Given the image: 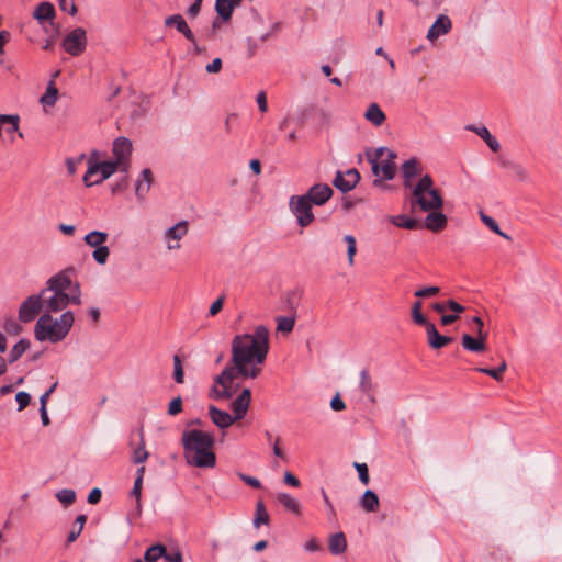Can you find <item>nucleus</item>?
I'll return each instance as SVG.
<instances>
[{"instance_id":"obj_1","label":"nucleus","mask_w":562,"mask_h":562,"mask_svg":"<svg viewBox=\"0 0 562 562\" xmlns=\"http://www.w3.org/2000/svg\"><path fill=\"white\" fill-rule=\"evenodd\" d=\"M269 352V330L260 325L251 334H240L231 342V360L215 378L211 394L216 400L231 398L239 390V379H256Z\"/></svg>"},{"instance_id":"obj_2","label":"nucleus","mask_w":562,"mask_h":562,"mask_svg":"<svg viewBox=\"0 0 562 562\" xmlns=\"http://www.w3.org/2000/svg\"><path fill=\"white\" fill-rule=\"evenodd\" d=\"M72 271V268L64 269L47 280L46 288L41 291L45 313H58L69 304L82 303L80 284L70 277Z\"/></svg>"},{"instance_id":"obj_3","label":"nucleus","mask_w":562,"mask_h":562,"mask_svg":"<svg viewBox=\"0 0 562 562\" xmlns=\"http://www.w3.org/2000/svg\"><path fill=\"white\" fill-rule=\"evenodd\" d=\"M112 158L110 160L93 161L89 159L88 169L83 176L87 187L101 183L113 173H128L131 168L132 143H112Z\"/></svg>"},{"instance_id":"obj_4","label":"nucleus","mask_w":562,"mask_h":562,"mask_svg":"<svg viewBox=\"0 0 562 562\" xmlns=\"http://www.w3.org/2000/svg\"><path fill=\"white\" fill-rule=\"evenodd\" d=\"M183 454L187 463L201 469H212L216 465L213 451L214 435L199 429L184 430L181 436Z\"/></svg>"},{"instance_id":"obj_5","label":"nucleus","mask_w":562,"mask_h":562,"mask_svg":"<svg viewBox=\"0 0 562 562\" xmlns=\"http://www.w3.org/2000/svg\"><path fill=\"white\" fill-rule=\"evenodd\" d=\"M75 323V314L65 311L58 318L50 314H42L34 326V337L37 341L57 344L63 341L70 333Z\"/></svg>"},{"instance_id":"obj_6","label":"nucleus","mask_w":562,"mask_h":562,"mask_svg":"<svg viewBox=\"0 0 562 562\" xmlns=\"http://www.w3.org/2000/svg\"><path fill=\"white\" fill-rule=\"evenodd\" d=\"M443 200L434 188V181L429 175H425L415 186L412 192L411 205L414 209L418 206L424 212L440 210Z\"/></svg>"},{"instance_id":"obj_7","label":"nucleus","mask_w":562,"mask_h":562,"mask_svg":"<svg viewBox=\"0 0 562 562\" xmlns=\"http://www.w3.org/2000/svg\"><path fill=\"white\" fill-rule=\"evenodd\" d=\"M367 159L371 165V170L375 179L373 184H380L381 180H391L395 175V162L394 158L396 155L386 147H380L376 149H368Z\"/></svg>"},{"instance_id":"obj_8","label":"nucleus","mask_w":562,"mask_h":562,"mask_svg":"<svg viewBox=\"0 0 562 562\" xmlns=\"http://www.w3.org/2000/svg\"><path fill=\"white\" fill-rule=\"evenodd\" d=\"M312 206L313 204L303 194L292 195L289 199V209L295 216L297 225L302 228L307 227L315 220Z\"/></svg>"},{"instance_id":"obj_9","label":"nucleus","mask_w":562,"mask_h":562,"mask_svg":"<svg viewBox=\"0 0 562 562\" xmlns=\"http://www.w3.org/2000/svg\"><path fill=\"white\" fill-rule=\"evenodd\" d=\"M63 48L71 56L81 55L87 47V33L82 27L69 32L61 43Z\"/></svg>"},{"instance_id":"obj_10","label":"nucleus","mask_w":562,"mask_h":562,"mask_svg":"<svg viewBox=\"0 0 562 562\" xmlns=\"http://www.w3.org/2000/svg\"><path fill=\"white\" fill-rule=\"evenodd\" d=\"M42 307H44L42 292L36 295H30L19 307V319L23 323L33 321Z\"/></svg>"},{"instance_id":"obj_11","label":"nucleus","mask_w":562,"mask_h":562,"mask_svg":"<svg viewBox=\"0 0 562 562\" xmlns=\"http://www.w3.org/2000/svg\"><path fill=\"white\" fill-rule=\"evenodd\" d=\"M189 232V223L180 221L164 233V240L168 250H177L181 247L180 240Z\"/></svg>"},{"instance_id":"obj_12","label":"nucleus","mask_w":562,"mask_h":562,"mask_svg":"<svg viewBox=\"0 0 562 562\" xmlns=\"http://www.w3.org/2000/svg\"><path fill=\"white\" fill-rule=\"evenodd\" d=\"M20 116L16 114H0V138H24L19 130Z\"/></svg>"},{"instance_id":"obj_13","label":"nucleus","mask_w":562,"mask_h":562,"mask_svg":"<svg viewBox=\"0 0 562 562\" xmlns=\"http://www.w3.org/2000/svg\"><path fill=\"white\" fill-rule=\"evenodd\" d=\"M360 180V173L357 169L351 168L347 171H337L333 180V184L342 193L351 191Z\"/></svg>"},{"instance_id":"obj_14","label":"nucleus","mask_w":562,"mask_h":562,"mask_svg":"<svg viewBox=\"0 0 562 562\" xmlns=\"http://www.w3.org/2000/svg\"><path fill=\"white\" fill-rule=\"evenodd\" d=\"M334 194V190L326 183H316L303 194L307 200L316 206L327 203Z\"/></svg>"},{"instance_id":"obj_15","label":"nucleus","mask_w":562,"mask_h":562,"mask_svg":"<svg viewBox=\"0 0 562 562\" xmlns=\"http://www.w3.org/2000/svg\"><path fill=\"white\" fill-rule=\"evenodd\" d=\"M476 337L463 334L461 338L462 347L471 352H483L486 350L487 333L484 330H474Z\"/></svg>"},{"instance_id":"obj_16","label":"nucleus","mask_w":562,"mask_h":562,"mask_svg":"<svg viewBox=\"0 0 562 562\" xmlns=\"http://www.w3.org/2000/svg\"><path fill=\"white\" fill-rule=\"evenodd\" d=\"M251 402V392L249 389H244L240 394L233 401L231 404L233 411V417L236 420L243 419L248 409Z\"/></svg>"},{"instance_id":"obj_17","label":"nucleus","mask_w":562,"mask_h":562,"mask_svg":"<svg viewBox=\"0 0 562 562\" xmlns=\"http://www.w3.org/2000/svg\"><path fill=\"white\" fill-rule=\"evenodd\" d=\"M452 27L451 20L448 15L441 14L437 18L435 23L430 26L427 33V38L429 41H435L439 36L449 33Z\"/></svg>"},{"instance_id":"obj_18","label":"nucleus","mask_w":562,"mask_h":562,"mask_svg":"<svg viewBox=\"0 0 562 562\" xmlns=\"http://www.w3.org/2000/svg\"><path fill=\"white\" fill-rule=\"evenodd\" d=\"M209 416L212 423L220 429H226L231 427L236 419L229 413L218 409L214 405L209 406Z\"/></svg>"},{"instance_id":"obj_19","label":"nucleus","mask_w":562,"mask_h":562,"mask_svg":"<svg viewBox=\"0 0 562 562\" xmlns=\"http://www.w3.org/2000/svg\"><path fill=\"white\" fill-rule=\"evenodd\" d=\"M153 173L150 169H144L135 182V195L139 201H143L150 190L153 183Z\"/></svg>"},{"instance_id":"obj_20","label":"nucleus","mask_w":562,"mask_h":562,"mask_svg":"<svg viewBox=\"0 0 562 562\" xmlns=\"http://www.w3.org/2000/svg\"><path fill=\"white\" fill-rule=\"evenodd\" d=\"M165 24L167 26H175L178 30V32L183 34V36L188 41L195 44L194 34L192 33L191 29L189 27L188 23L186 22V20L183 19V16L181 14H173V15L168 16L165 20Z\"/></svg>"},{"instance_id":"obj_21","label":"nucleus","mask_w":562,"mask_h":562,"mask_svg":"<svg viewBox=\"0 0 562 562\" xmlns=\"http://www.w3.org/2000/svg\"><path fill=\"white\" fill-rule=\"evenodd\" d=\"M425 328L428 344L434 349H440L452 341L451 337L440 335L432 323H428Z\"/></svg>"},{"instance_id":"obj_22","label":"nucleus","mask_w":562,"mask_h":562,"mask_svg":"<svg viewBox=\"0 0 562 562\" xmlns=\"http://www.w3.org/2000/svg\"><path fill=\"white\" fill-rule=\"evenodd\" d=\"M425 226L431 232H440L447 226V216L438 210L430 211L425 218Z\"/></svg>"},{"instance_id":"obj_23","label":"nucleus","mask_w":562,"mask_h":562,"mask_svg":"<svg viewBox=\"0 0 562 562\" xmlns=\"http://www.w3.org/2000/svg\"><path fill=\"white\" fill-rule=\"evenodd\" d=\"M33 18L37 20L41 24L46 21L52 22L55 18V8L50 2L43 1L41 2L33 12Z\"/></svg>"},{"instance_id":"obj_24","label":"nucleus","mask_w":562,"mask_h":562,"mask_svg":"<svg viewBox=\"0 0 562 562\" xmlns=\"http://www.w3.org/2000/svg\"><path fill=\"white\" fill-rule=\"evenodd\" d=\"M328 549L335 555L341 554L346 551L347 540L344 532L340 531L329 536Z\"/></svg>"},{"instance_id":"obj_25","label":"nucleus","mask_w":562,"mask_h":562,"mask_svg":"<svg viewBox=\"0 0 562 562\" xmlns=\"http://www.w3.org/2000/svg\"><path fill=\"white\" fill-rule=\"evenodd\" d=\"M359 387L361 392L367 395L370 402L375 403V397L373 395L374 392V385L372 382V379L368 372V370H362L360 372V382Z\"/></svg>"},{"instance_id":"obj_26","label":"nucleus","mask_w":562,"mask_h":562,"mask_svg":"<svg viewBox=\"0 0 562 562\" xmlns=\"http://www.w3.org/2000/svg\"><path fill=\"white\" fill-rule=\"evenodd\" d=\"M138 436H139V442L133 449L132 461L134 463H136V464H143L148 459L149 453H148V451L146 450V447H145V439H144L143 429H140L138 431Z\"/></svg>"},{"instance_id":"obj_27","label":"nucleus","mask_w":562,"mask_h":562,"mask_svg":"<svg viewBox=\"0 0 562 562\" xmlns=\"http://www.w3.org/2000/svg\"><path fill=\"white\" fill-rule=\"evenodd\" d=\"M277 499L286 510H289L295 515L301 514L300 503L294 497H292L290 494L279 493L277 495Z\"/></svg>"},{"instance_id":"obj_28","label":"nucleus","mask_w":562,"mask_h":562,"mask_svg":"<svg viewBox=\"0 0 562 562\" xmlns=\"http://www.w3.org/2000/svg\"><path fill=\"white\" fill-rule=\"evenodd\" d=\"M108 238H109L108 233L100 232V231H92L83 237V240L88 246H90L92 248H97V247L103 246L106 243Z\"/></svg>"},{"instance_id":"obj_29","label":"nucleus","mask_w":562,"mask_h":562,"mask_svg":"<svg viewBox=\"0 0 562 562\" xmlns=\"http://www.w3.org/2000/svg\"><path fill=\"white\" fill-rule=\"evenodd\" d=\"M360 504L366 512H375L379 508V497L373 491L367 490L360 499Z\"/></svg>"},{"instance_id":"obj_30","label":"nucleus","mask_w":562,"mask_h":562,"mask_svg":"<svg viewBox=\"0 0 562 562\" xmlns=\"http://www.w3.org/2000/svg\"><path fill=\"white\" fill-rule=\"evenodd\" d=\"M402 172L405 178L404 187H411V179L418 173V162L415 158H411L403 164Z\"/></svg>"},{"instance_id":"obj_31","label":"nucleus","mask_w":562,"mask_h":562,"mask_svg":"<svg viewBox=\"0 0 562 562\" xmlns=\"http://www.w3.org/2000/svg\"><path fill=\"white\" fill-rule=\"evenodd\" d=\"M364 117L376 126L381 125L385 120L384 113L376 103L369 105L364 113Z\"/></svg>"},{"instance_id":"obj_32","label":"nucleus","mask_w":562,"mask_h":562,"mask_svg":"<svg viewBox=\"0 0 562 562\" xmlns=\"http://www.w3.org/2000/svg\"><path fill=\"white\" fill-rule=\"evenodd\" d=\"M30 348V341L27 339L19 340L11 349L7 363H14L20 357Z\"/></svg>"},{"instance_id":"obj_33","label":"nucleus","mask_w":562,"mask_h":562,"mask_svg":"<svg viewBox=\"0 0 562 562\" xmlns=\"http://www.w3.org/2000/svg\"><path fill=\"white\" fill-rule=\"evenodd\" d=\"M269 514L265 507L262 501H258L256 504V512L254 517V526L259 528L261 525H267L269 522Z\"/></svg>"},{"instance_id":"obj_34","label":"nucleus","mask_w":562,"mask_h":562,"mask_svg":"<svg viewBox=\"0 0 562 562\" xmlns=\"http://www.w3.org/2000/svg\"><path fill=\"white\" fill-rule=\"evenodd\" d=\"M234 4L229 0H216L215 1V10L217 14L224 20L227 21L231 19Z\"/></svg>"},{"instance_id":"obj_35","label":"nucleus","mask_w":562,"mask_h":562,"mask_svg":"<svg viewBox=\"0 0 562 562\" xmlns=\"http://www.w3.org/2000/svg\"><path fill=\"white\" fill-rule=\"evenodd\" d=\"M57 94L58 89L55 87L54 82L50 81L40 101L44 106H53L57 101Z\"/></svg>"},{"instance_id":"obj_36","label":"nucleus","mask_w":562,"mask_h":562,"mask_svg":"<svg viewBox=\"0 0 562 562\" xmlns=\"http://www.w3.org/2000/svg\"><path fill=\"white\" fill-rule=\"evenodd\" d=\"M390 222L397 227L406 229H415L418 226V222L416 220L405 215L390 216Z\"/></svg>"},{"instance_id":"obj_37","label":"nucleus","mask_w":562,"mask_h":562,"mask_svg":"<svg viewBox=\"0 0 562 562\" xmlns=\"http://www.w3.org/2000/svg\"><path fill=\"white\" fill-rule=\"evenodd\" d=\"M507 368L506 361L503 360L501 364L495 369L490 368H477L476 371L493 378L496 381L503 380V373Z\"/></svg>"},{"instance_id":"obj_38","label":"nucleus","mask_w":562,"mask_h":562,"mask_svg":"<svg viewBox=\"0 0 562 562\" xmlns=\"http://www.w3.org/2000/svg\"><path fill=\"white\" fill-rule=\"evenodd\" d=\"M480 217L482 220V222L492 231L494 232L495 234L502 236L503 238L507 239V240H510V236L507 235L506 233H504L503 231H501L498 224L496 223V221L494 218H492L491 216L486 215L485 213L483 212H480Z\"/></svg>"},{"instance_id":"obj_39","label":"nucleus","mask_w":562,"mask_h":562,"mask_svg":"<svg viewBox=\"0 0 562 562\" xmlns=\"http://www.w3.org/2000/svg\"><path fill=\"white\" fill-rule=\"evenodd\" d=\"M165 554L166 548L161 544H155L146 550L144 560L146 562H156L159 558H161Z\"/></svg>"},{"instance_id":"obj_40","label":"nucleus","mask_w":562,"mask_h":562,"mask_svg":"<svg viewBox=\"0 0 562 562\" xmlns=\"http://www.w3.org/2000/svg\"><path fill=\"white\" fill-rule=\"evenodd\" d=\"M423 304L420 301H416L412 305V318L417 325L426 326L429 322L422 313Z\"/></svg>"},{"instance_id":"obj_41","label":"nucleus","mask_w":562,"mask_h":562,"mask_svg":"<svg viewBox=\"0 0 562 562\" xmlns=\"http://www.w3.org/2000/svg\"><path fill=\"white\" fill-rule=\"evenodd\" d=\"M142 487H143V481L140 479H135L134 486L131 491V495L135 497L136 499V514L139 516L142 514Z\"/></svg>"},{"instance_id":"obj_42","label":"nucleus","mask_w":562,"mask_h":562,"mask_svg":"<svg viewBox=\"0 0 562 562\" xmlns=\"http://www.w3.org/2000/svg\"><path fill=\"white\" fill-rule=\"evenodd\" d=\"M56 498L65 506H69L75 503L76 493L74 490L63 488L56 493Z\"/></svg>"},{"instance_id":"obj_43","label":"nucleus","mask_w":562,"mask_h":562,"mask_svg":"<svg viewBox=\"0 0 562 562\" xmlns=\"http://www.w3.org/2000/svg\"><path fill=\"white\" fill-rule=\"evenodd\" d=\"M344 241L347 244L348 263L350 266L355 262V255L357 252V241L352 235H346Z\"/></svg>"},{"instance_id":"obj_44","label":"nucleus","mask_w":562,"mask_h":562,"mask_svg":"<svg viewBox=\"0 0 562 562\" xmlns=\"http://www.w3.org/2000/svg\"><path fill=\"white\" fill-rule=\"evenodd\" d=\"M173 380L178 384H182L184 382V372L181 363V359L178 355H175L173 358Z\"/></svg>"},{"instance_id":"obj_45","label":"nucleus","mask_w":562,"mask_h":562,"mask_svg":"<svg viewBox=\"0 0 562 562\" xmlns=\"http://www.w3.org/2000/svg\"><path fill=\"white\" fill-rule=\"evenodd\" d=\"M3 328L9 335L12 336H16L22 331V326L13 317H8L4 319Z\"/></svg>"},{"instance_id":"obj_46","label":"nucleus","mask_w":562,"mask_h":562,"mask_svg":"<svg viewBox=\"0 0 562 562\" xmlns=\"http://www.w3.org/2000/svg\"><path fill=\"white\" fill-rule=\"evenodd\" d=\"M110 256V249L108 246H101L94 248L92 252V258L98 262L99 265H104L108 261V258Z\"/></svg>"},{"instance_id":"obj_47","label":"nucleus","mask_w":562,"mask_h":562,"mask_svg":"<svg viewBox=\"0 0 562 562\" xmlns=\"http://www.w3.org/2000/svg\"><path fill=\"white\" fill-rule=\"evenodd\" d=\"M465 128L474 132L482 140H494L485 125H468Z\"/></svg>"},{"instance_id":"obj_48","label":"nucleus","mask_w":562,"mask_h":562,"mask_svg":"<svg viewBox=\"0 0 562 562\" xmlns=\"http://www.w3.org/2000/svg\"><path fill=\"white\" fill-rule=\"evenodd\" d=\"M148 111L147 102H142L139 104H134L130 111V117L133 121H136L143 117Z\"/></svg>"},{"instance_id":"obj_49","label":"nucleus","mask_w":562,"mask_h":562,"mask_svg":"<svg viewBox=\"0 0 562 562\" xmlns=\"http://www.w3.org/2000/svg\"><path fill=\"white\" fill-rule=\"evenodd\" d=\"M295 321L293 317L282 316L278 318L277 329L282 333H291L293 330Z\"/></svg>"},{"instance_id":"obj_50","label":"nucleus","mask_w":562,"mask_h":562,"mask_svg":"<svg viewBox=\"0 0 562 562\" xmlns=\"http://www.w3.org/2000/svg\"><path fill=\"white\" fill-rule=\"evenodd\" d=\"M353 465L359 474V480L367 485L370 481L368 465L366 463L358 462H356Z\"/></svg>"},{"instance_id":"obj_51","label":"nucleus","mask_w":562,"mask_h":562,"mask_svg":"<svg viewBox=\"0 0 562 562\" xmlns=\"http://www.w3.org/2000/svg\"><path fill=\"white\" fill-rule=\"evenodd\" d=\"M182 412V398L180 396L171 400L168 406V414L170 416H176Z\"/></svg>"},{"instance_id":"obj_52","label":"nucleus","mask_w":562,"mask_h":562,"mask_svg":"<svg viewBox=\"0 0 562 562\" xmlns=\"http://www.w3.org/2000/svg\"><path fill=\"white\" fill-rule=\"evenodd\" d=\"M439 291H440V289L438 286H427V288L417 290L414 293V295L416 297L424 299V297L437 295L439 293Z\"/></svg>"},{"instance_id":"obj_53","label":"nucleus","mask_w":562,"mask_h":562,"mask_svg":"<svg viewBox=\"0 0 562 562\" xmlns=\"http://www.w3.org/2000/svg\"><path fill=\"white\" fill-rule=\"evenodd\" d=\"M15 400H16V403L19 405L18 409L22 411V409H24L30 404L31 396H30V394L27 392L20 391V392L16 393Z\"/></svg>"},{"instance_id":"obj_54","label":"nucleus","mask_w":562,"mask_h":562,"mask_svg":"<svg viewBox=\"0 0 562 562\" xmlns=\"http://www.w3.org/2000/svg\"><path fill=\"white\" fill-rule=\"evenodd\" d=\"M237 475L247 485H249V486H251L254 488H260L261 487V482L257 477L244 474L241 472L237 473Z\"/></svg>"},{"instance_id":"obj_55","label":"nucleus","mask_w":562,"mask_h":562,"mask_svg":"<svg viewBox=\"0 0 562 562\" xmlns=\"http://www.w3.org/2000/svg\"><path fill=\"white\" fill-rule=\"evenodd\" d=\"M59 7L63 11L68 12L70 15H75L77 12L74 0H59Z\"/></svg>"},{"instance_id":"obj_56","label":"nucleus","mask_w":562,"mask_h":562,"mask_svg":"<svg viewBox=\"0 0 562 562\" xmlns=\"http://www.w3.org/2000/svg\"><path fill=\"white\" fill-rule=\"evenodd\" d=\"M322 496H323L324 503H325L327 512H328V518H329V520H334L336 518V510H335L334 505L330 502L329 497L327 496L325 490H322Z\"/></svg>"},{"instance_id":"obj_57","label":"nucleus","mask_w":562,"mask_h":562,"mask_svg":"<svg viewBox=\"0 0 562 562\" xmlns=\"http://www.w3.org/2000/svg\"><path fill=\"white\" fill-rule=\"evenodd\" d=\"M223 304H224V297L221 296L212 303V305L210 306L209 314L211 316H215L216 314H218L221 312V310L223 308Z\"/></svg>"},{"instance_id":"obj_58","label":"nucleus","mask_w":562,"mask_h":562,"mask_svg":"<svg viewBox=\"0 0 562 562\" xmlns=\"http://www.w3.org/2000/svg\"><path fill=\"white\" fill-rule=\"evenodd\" d=\"M256 102L258 104L259 110L265 113L268 110L267 95L263 91H260L257 94Z\"/></svg>"},{"instance_id":"obj_59","label":"nucleus","mask_w":562,"mask_h":562,"mask_svg":"<svg viewBox=\"0 0 562 562\" xmlns=\"http://www.w3.org/2000/svg\"><path fill=\"white\" fill-rule=\"evenodd\" d=\"M101 496H102V493H101V490L98 488V487H94L90 491L89 495H88V503L89 504H98L101 499Z\"/></svg>"},{"instance_id":"obj_60","label":"nucleus","mask_w":562,"mask_h":562,"mask_svg":"<svg viewBox=\"0 0 562 562\" xmlns=\"http://www.w3.org/2000/svg\"><path fill=\"white\" fill-rule=\"evenodd\" d=\"M123 178L113 186L112 188V192H120V191H124L125 189H127L128 187V176L127 173H123Z\"/></svg>"},{"instance_id":"obj_61","label":"nucleus","mask_w":562,"mask_h":562,"mask_svg":"<svg viewBox=\"0 0 562 562\" xmlns=\"http://www.w3.org/2000/svg\"><path fill=\"white\" fill-rule=\"evenodd\" d=\"M284 483L293 487L300 486L299 479L289 471L284 473Z\"/></svg>"},{"instance_id":"obj_62","label":"nucleus","mask_w":562,"mask_h":562,"mask_svg":"<svg viewBox=\"0 0 562 562\" xmlns=\"http://www.w3.org/2000/svg\"><path fill=\"white\" fill-rule=\"evenodd\" d=\"M330 407L336 412H340V411L345 409L346 405H345L344 401L339 397V395H336L330 401Z\"/></svg>"},{"instance_id":"obj_63","label":"nucleus","mask_w":562,"mask_h":562,"mask_svg":"<svg viewBox=\"0 0 562 562\" xmlns=\"http://www.w3.org/2000/svg\"><path fill=\"white\" fill-rule=\"evenodd\" d=\"M222 68V60L220 58H215L212 63L206 66V71L210 74H216Z\"/></svg>"},{"instance_id":"obj_64","label":"nucleus","mask_w":562,"mask_h":562,"mask_svg":"<svg viewBox=\"0 0 562 562\" xmlns=\"http://www.w3.org/2000/svg\"><path fill=\"white\" fill-rule=\"evenodd\" d=\"M447 307L453 311L457 315L464 311V306H462L454 300H449L447 302Z\"/></svg>"}]
</instances>
